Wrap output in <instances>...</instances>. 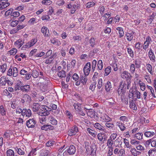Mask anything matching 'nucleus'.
<instances>
[{
    "label": "nucleus",
    "mask_w": 156,
    "mask_h": 156,
    "mask_svg": "<svg viewBox=\"0 0 156 156\" xmlns=\"http://www.w3.org/2000/svg\"><path fill=\"white\" fill-rule=\"evenodd\" d=\"M144 79L148 83H151V80L150 78V75L148 73H147V74L144 75Z\"/></svg>",
    "instance_id": "obj_55"
},
{
    "label": "nucleus",
    "mask_w": 156,
    "mask_h": 156,
    "mask_svg": "<svg viewBox=\"0 0 156 156\" xmlns=\"http://www.w3.org/2000/svg\"><path fill=\"white\" fill-rule=\"evenodd\" d=\"M136 150V148H135L131 149L130 151L132 155L134 156H137L141 154V153L140 151H138Z\"/></svg>",
    "instance_id": "obj_20"
},
{
    "label": "nucleus",
    "mask_w": 156,
    "mask_h": 156,
    "mask_svg": "<svg viewBox=\"0 0 156 156\" xmlns=\"http://www.w3.org/2000/svg\"><path fill=\"white\" fill-rule=\"evenodd\" d=\"M120 121L124 123L125 122H127L128 121V118L127 117L125 116H122L120 117L119 118Z\"/></svg>",
    "instance_id": "obj_54"
},
{
    "label": "nucleus",
    "mask_w": 156,
    "mask_h": 156,
    "mask_svg": "<svg viewBox=\"0 0 156 156\" xmlns=\"http://www.w3.org/2000/svg\"><path fill=\"white\" fill-rule=\"evenodd\" d=\"M6 109L3 105L0 106V113L3 116L5 115L6 114Z\"/></svg>",
    "instance_id": "obj_40"
},
{
    "label": "nucleus",
    "mask_w": 156,
    "mask_h": 156,
    "mask_svg": "<svg viewBox=\"0 0 156 156\" xmlns=\"http://www.w3.org/2000/svg\"><path fill=\"white\" fill-rule=\"evenodd\" d=\"M87 131L90 134L93 136L94 137L96 135V133H95V131L90 128H87Z\"/></svg>",
    "instance_id": "obj_61"
},
{
    "label": "nucleus",
    "mask_w": 156,
    "mask_h": 156,
    "mask_svg": "<svg viewBox=\"0 0 156 156\" xmlns=\"http://www.w3.org/2000/svg\"><path fill=\"white\" fill-rule=\"evenodd\" d=\"M73 105L74 109L77 112L80 111L82 110V104L80 103L79 102L74 103Z\"/></svg>",
    "instance_id": "obj_17"
},
{
    "label": "nucleus",
    "mask_w": 156,
    "mask_h": 156,
    "mask_svg": "<svg viewBox=\"0 0 156 156\" xmlns=\"http://www.w3.org/2000/svg\"><path fill=\"white\" fill-rule=\"evenodd\" d=\"M76 63V60L72 59L70 62V64H68L67 65L68 68H74Z\"/></svg>",
    "instance_id": "obj_43"
},
{
    "label": "nucleus",
    "mask_w": 156,
    "mask_h": 156,
    "mask_svg": "<svg viewBox=\"0 0 156 156\" xmlns=\"http://www.w3.org/2000/svg\"><path fill=\"white\" fill-rule=\"evenodd\" d=\"M110 66L113 68L114 71H116L118 69V66L117 64L115 62H112L110 64Z\"/></svg>",
    "instance_id": "obj_57"
},
{
    "label": "nucleus",
    "mask_w": 156,
    "mask_h": 156,
    "mask_svg": "<svg viewBox=\"0 0 156 156\" xmlns=\"http://www.w3.org/2000/svg\"><path fill=\"white\" fill-rule=\"evenodd\" d=\"M127 84L125 81H122L120 83L119 87V88L122 89L123 90H125Z\"/></svg>",
    "instance_id": "obj_46"
},
{
    "label": "nucleus",
    "mask_w": 156,
    "mask_h": 156,
    "mask_svg": "<svg viewBox=\"0 0 156 156\" xmlns=\"http://www.w3.org/2000/svg\"><path fill=\"white\" fill-rule=\"evenodd\" d=\"M74 96L75 97V99L77 101V102H83V100L80 94L76 93L74 94Z\"/></svg>",
    "instance_id": "obj_38"
},
{
    "label": "nucleus",
    "mask_w": 156,
    "mask_h": 156,
    "mask_svg": "<svg viewBox=\"0 0 156 156\" xmlns=\"http://www.w3.org/2000/svg\"><path fill=\"white\" fill-rule=\"evenodd\" d=\"M129 102L130 108L132 109L133 110H136L137 108L135 103V101L134 100V99H129Z\"/></svg>",
    "instance_id": "obj_16"
},
{
    "label": "nucleus",
    "mask_w": 156,
    "mask_h": 156,
    "mask_svg": "<svg viewBox=\"0 0 156 156\" xmlns=\"http://www.w3.org/2000/svg\"><path fill=\"white\" fill-rule=\"evenodd\" d=\"M48 108V107L46 105H42L39 112V115L41 116H46L48 115L50 113L47 109Z\"/></svg>",
    "instance_id": "obj_1"
},
{
    "label": "nucleus",
    "mask_w": 156,
    "mask_h": 156,
    "mask_svg": "<svg viewBox=\"0 0 156 156\" xmlns=\"http://www.w3.org/2000/svg\"><path fill=\"white\" fill-rule=\"evenodd\" d=\"M137 85H139L141 90L144 91L145 89V84L144 83L141 81L140 80H139L138 82L137 83Z\"/></svg>",
    "instance_id": "obj_30"
},
{
    "label": "nucleus",
    "mask_w": 156,
    "mask_h": 156,
    "mask_svg": "<svg viewBox=\"0 0 156 156\" xmlns=\"http://www.w3.org/2000/svg\"><path fill=\"white\" fill-rule=\"evenodd\" d=\"M39 73L37 69H33L32 72V75L34 78L37 77L39 76Z\"/></svg>",
    "instance_id": "obj_50"
},
{
    "label": "nucleus",
    "mask_w": 156,
    "mask_h": 156,
    "mask_svg": "<svg viewBox=\"0 0 156 156\" xmlns=\"http://www.w3.org/2000/svg\"><path fill=\"white\" fill-rule=\"evenodd\" d=\"M135 147L137 150L140 151H143L145 150L144 147L143 146L140 144H138V145L136 146Z\"/></svg>",
    "instance_id": "obj_63"
},
{
    "label": "nucleus",
    "mask_w": 156,
    "mask_h": 156,
    "mask_svg": "<svg viewBox=\"0 0 156 156\" xmlns=\"http://www.w3.org/2000/svg\"><path fill=\"white\" fill-rule=\"evenodd\" d=\"M94 126L96 129L99 130L104 131V130H105V129H104V127L102 126L101 124L98 122H96L94 124Z\"/></svg>",
    "instance_id": "obj_31"
},
{
    "label": "nucleus",
    "mask_w": 156,
    "mask_h": 156,
    "mask_svg": "<svg viewBox=\"0 0 156 156\" xmlns=\"http://www.w3.org/2000/svg\"><path fill=\"white\" fill-rule=\"evenodd\" d=\"M41 106L38 103H35L33 105V110L34 112H37L40 108Z\"/></svg>",
    "instance_id": "obj_35"
},
{
    "label": "nucleus",
    "mask_w": 156,
    "mask_h": 156,
    "mask_svg": "<svg viewBox=\"0 0 156 156\" xmlns=\"http://www.w3.org/2000/svg\"><path fill=\"white\" fill-rule=\"evenodd\" d=\"M116 125L118 126L121 131H123L126 129V127L124 123L121 121H117L116 122Z\"/></svg>",
    "instance_id": "obj_18"
},
{
    "label": "nucleus",
    "mask_w": 156,
    "mask_h": 156,
    "mask_svg": "<svg viewBox=\"0 0 156 156\" xmlns=\"http://www.w3.org/2000/svg\"><path fill=\"white\" fill-rule=\"evenodd\" d=\"M85 148L86 149L87 153L89 154L90 152V150L92 148L88 142H86L85 143Z\"/></svg>",
    "instance_id": "obj_33"
},
{
    "label": "nucleus",
    "mask_w": 156,
    "mask_h": 156,
    "mask_svg": "<svg viewBox=\"0 0 156 156\" xmlns=\"http://www.w3.org/2000/svg\"><path fill=\"white\" fill-rule=\"evenodd\" d=\"M91 69V64L90 62H87L86 64L83 68V72L85 76H88Z\"/></svg>",
    "instance_id": "obj_4"
},
{
    "label": "nucleus",
    "mask_w": 156,
    "mask_h": 156,
    "mask_svg": "<svg viewBox=\"0 0 156 156\" xmlns=\"http://www.w3.org/2000/svg\"><path fill=\"white\" fill-rule=\"evenodd\" d=\"M146 67L147 71L151 75H153V74L154 71L152 69V66L149 63H147L146 64Z\"/></svg>",
    "instance_id": "obj_25"
},
{
    "label": "nucleus",
    "mask_w": 156,
    "mask_h": 156,
    "mask_svg": "<svg viewBox=\"0 0 156 156\" xmlns=\"http://www.w3.org/2000/svg\"><path fill=\"white\" fill-rule=\"evenodd\" d=\"M7 81L9 82V80H7L5 76L2 77L0 78V86L5 85L6 82H7Z\"/></svg>",
    "instance_id": "obj_34"
},
{
    "label": "nucleus",
    "mask_w": 156,
    "mask_h": 156,
    "mask_svg": "<svg viewBox=\"0 0 156 156\" xmlns=\"http://www.w3.org/2000/svg\"><path fill=\"white\" fill-rule=\"evenodd\" d=\"M148 154L149 156H156V148L150 149Z\"/></svg>",
    "instance_id": "obj_37"
},
{
    "label": "nucleus",
    "mask_w": 156,
    "mask_h": 156,
    "mask_svg": "<svg viewBox=\"0 0 156 156\" xmlns=\"http://www.w3.org/2000/svg\"><path fill=\"white\" fill-rule=\"evenodd\" d=\"M101 118L105 122H109L112 121V119L106 114H104L101 117Z\"/></svg>",
    "instance_id": "obj_23"
},
{
    "label": "nucleus",
    "mask_w": 156,
    "mask_h": 156,
    "mask_svg": "<svg viewBox=\"0 0 156 156\" xmlns=\"http://www.w3.org/2000/svg\"><path fill=\"white\" fill-rule=\"evenodd\" d=\"M144 134L146 137H151L154 136H156V129H149L145 131Z\"/></svg>",
    "instance_id": "obj_2"
},
{
    "label": "nucleus",
    "mask_w": 156,
    "mask_h": 156,
    "mask_svg": "<svg viewBox=\"0 0 156 156\" xmlns=\"http://www.w3.org/2000/svg\"><path fill=\"white\" fill-rule=\"evenodd\" d=\"M121 77L123 79L126 80L130 79L131 77L130 73L126 71L122 72L121 74Z\"/></svg>",
    "instance_id": "obj_6"
},
{
    "label": "nucleus",
    "mask_w": 156,
    "mask_h": 156,
    "mask_svg": "<svg viewBox=\"0 0 156 156\" xmlns=\"http://www.w3.org/2000/svg\"><path fill=\"white\" fill-rule=\"evenodd\" d=\"M32 115L31 110L29 109H27L24 108L23 109V112H22V115L24 117L29 118Z\"/></svg>",
    "instance_id": "obj_10"
},
{
    "label": "nucleus",
    "mask_w": 156,
    "mask_h": 156,
    "mask_svg": "<svg viewBox=\"0 0 156 156\" xmlns=\"http://www.w3.org/2000/svg\"><path fill=\"white\" fill-rule=\"evenodd\" d=\"M86 76H82L80 77V81L83 85L85 84L87 80V78Z\"/></svg>",
    "instance_id": "obj_59"
},
{
    "label": "nucleus",
    "mask_w": 156,
    "mask_h": 156,
    "mask_svg": "<svg viewBox=\"0 0 156 156\" xmlns=\"http://www.w3.org/2000/svg\"><path fill=\"white\" fill-rule=\"evenodd\" d=\"M134 63L136 68H139L140 67L141 65V62L139 59H136L134 60Z\"/></svg>",
    "instance_id": "obj_44"
},
{
    "label": "nucleus",
    "mask_w": 156,
    "mask_h": 156,
    "mask_svg": "<svg viewBox=\"0 0 156 156\" xmlns=\"http://www.w3.org/2000/svg\"><path fill=\"white\" fill-rule=\"evenodd\" d=\"M136 88L133 87L130 88L129 91V99H134V95L136 92L135 91L137 90Z\"/></svg>",
    "instance_id": "obj_14"
},
{
    "label": "nucleus",
    "mask_w": 156,
    "mask_h": 156,
    "mask_svg": "<svg viewBox=\"0 0 156 156\" xmlns=\"http://www.w3.org/2000/svg\"><path fill=\"white\" fill-rule=\"evenodd\" d=\"M148 55L150 60L153 62H155V57L154 52L151 48H150L148 52Z\"/></svg>",
    "instance_id": "obj_13"
},
{
    "label": "nucleus",
    "mask_w": 156,
    "mask_h": 156,
    "mask_svg": "<svg viewBox=\"0 0 156 156\" xmlns=\"http://www.w3.org/2000/svg\"><path fill=\"white\" fill-rule=\"evenodd\" d=\"M57 75L59 77L61 78L65 77L66 76V72L63 70L59 71Z\"/></svg>",
    "instance_id": "obj_42"
},
{
    "label": "nucleus",
    "mask_w": 156,
    "mask_h": 156,
    "mask_svg": "<svg viewBox=\"0 0 156 156\" xmlns=\"http://www.w3.org/2000/svg\"><path fill=\"white\" fill-rule=\"evenodd\" d=\"M78 127L76 126H74L68 131V135L70 136L75 135L78 132Z\"/></svg>",
    "instance_id": "obj_8"
},
{
    "label": "nucleus",
    "mask_w": 156,
    "mask_h": 156,
    "mask_svg": "<svg viewBox=\"0 0 156 156\" xmlns=\"http://www.w3.org/2000/svg\"><path fill=\"white\" fill-rule=\"evenodd\" d=\"M96 38L94 37H91L89 40L88 44L92 47H94L96 45Z\"/></svg>",
    "instance_id": "obj_27"
},
{
    "label": "nucleus",
    "mask_w": 156,
    "mask_h": 156,
    "mask_svg": "<svg viewBox=\"0 0 156 156\" xmlns=\"http://www.w3.org/2000/svg\"><path fill=\"white\" fill-rule=\"evenodd\" d=\"M30 86L28 85H26L22 86L21 90L23 92H28L30 91Z\"/></svg>",
    "instance_id": "obj_39"
},
{
    "label": "nucleus",
    "mask_w": 156,
    "mask_h": 156,
    "mask_svg": "<svg viewBox=\"0 0 156 156\" xmlns=\"http://www.w3.org/2000/svg\"><path fill=\"white\" fill-rule=\"evenodd\" d=\"M48 120L50 123L52 125H56L57 124V121L52 116L48 117Z\"/></svg>",
    "instance_id": "obj_26"
},
{
    "label": "nucleus",
    "mask_w": 156,
    "mask_h": 156,
    "mask_svg": "<svg viewBox=\"0 0 156 156\" xmlns=\"http://www.w3.org/2000/svg\"><path fill=\"white\" fill-rule=\"evenodd\" d=\"M36 122L34 119H30L26 122V125L28 128H34L36 124Z\"/></svg>",
    "instance_id": "obj_9"
},
{
    "label": "nucleus",
    "mask_w": 156,
    "mask_h": 156,
    "mask_svg": "<svg viewBox=\"0 0 156 156\" xmlns=\"http://www.w3.org/2000/svg\"><path fill=\"white\" fill-rule=\"evenodd\" d=\"M112 70V68L110 66H107L105 69V76H107L111 72Z\"/></svg>",
    "instance_id": "obj_32"
},
{
    "label": "nucleus",
    "mask_w": 156,
    "mask_h": 156,
    "mask_svg": "<svg viewBox=\"0 0 156 156\" xmlns=\"http://www.w3.org/2000/svg\"><path fill=\"white\" fill-rule=\"evenodd\" d=\"M7 67V66L6 64L4 63L0 66V71L3 73L5 71Z\"/></svg>",
    "instance_id": "obj_45"
},
{
    "label": "nucleus",
    "mask_w": 156,
    "mask_h": 156,
    "mask_svg": "<svg viewBox=\"0 0 156 156\" xmlns=\"http://www.w3.org/2000/svg\"><path fill=\"white\" fill-rule=\"evenodd\" d=\"M1 7L0 9L2 10L7 7L10 5L9 2H8V0H1L0 1Z\"/></svg>",
    "instance_id": "obj_15"
},
{
    "label": "nucleus",
    "mask_w": 156,
    "mask_h": 156,
    "mask_svg": "<svg viewBox=\"0 0 156 156\" xmlns=\"http://www.w3.org/2000/svg\"><path fill=\"white\" fill-rule=\"evenodd\" d=\"M116 29L118 31L119 37L121 38L123 37L124 34L123 28L121 27H118L116 28Z\"/></svg>",
    "instance_id": "obj_41"
},
{
    "label": "nucleus",
    "mask_w": 156,
    "mask_h": 156,
    "mask_svg": "<svg viewBox=\"0 0 156 156\" xmlns=\"http://www.w3.org/2000/svg\"><path fill=\"white\" fill-rule=\"evenodd\" d=\"M51 85V83L50 82L47 83H43L40 86V89L43 92H45L48 90L49 87Z\"/></svg>",
    "instance_id": "obj_7"
},
{
    "label": "nucleus",
    "mask_w": 156,
    "mask_h": 156,
    "mask_svg": "<svg viewBox=\"0 0 156 156\" xmlns=\"http://www.w3.org/2000/svg\"><path fill=\"white\" fill-rule=\"evenodd\" d=\"M134 137L138 140H141L143 139V134L142 132H138L136 133Z\"/></svg>",
    "instance_id": "obj_36"
},
{
    "label": "nucleus",
    "mask_w": 156,
    "mask_h": 156,
    "mask_svg": "<svg viewBox=\"0 0 156 156\" xmlns=\"http://www.w3.org/2000/svg\"><path fill=\"white\" fill-rule=\"evenodd\" d=\"M130 143L132 145L135 146V147L140 143V141L134 139H131L130 141Z\"/></svg>",
    "instance_id": "obj_56"
},
{
    "label": "nucleus",
    "mask_w": 156,
    "mask_h": 156,
    "mask_svg": "<svg viewBox=\"0 0 156 156\" xmlns=\"http://www.w3.org/2000/svg\"><path fill=\"white\" fill-rule=\"evenodd\" d=\"M147 87L148 89V92L149 93L148 95L149 98L151 99L153 98H156V97L153 88L151 86L149 85H147Z\"/></svg>",
    "instance_id": "obj_5"
},
{
    "label": "nucleus",
    "mask_w": 156,
    "mask_h": 156,
    "mask_svg": "<svg viewBox=\"0 0 156 156\" xmlns=\"http://www.w3.org/2000/svg\"><path fill=\"white\" fill-rule=\"evenodd\" d=\"M54 129V127L51 125H45L42 126L41 129L42 130L47 131L48 130H52Z\"/></svg>",
    "instance_id": "obj_24"
},
{
    "label": "nucleus",
    "mask_w": 156,
    "mask_h": 156,
    "mask_svg": "<svg viewBox=\"0 0 156 156\" xmlns=\"http://www.w3.org/2000/svg\"><path fill=\"white\" fill-rule=\"evenodd\" d=\"M98 69L100 70L102 69L103 68V62L101 60H99L98 62Z\"/></svg>",
    "instance_id": "obj_51"
},
{
    "label": "nucleus",
    "mask_w": 156,
    "mask_h": 156,
    "mask_svg": "<svg viewBox=\"0 0 156 156\" xmlns=\"http://www.w3.org/2000/svg\"><path fill=\"white\" fill-rule=\"evenodd\" d=\"M37 41V38L36 37L35 38H33L27 43V46L28 47L30 48L34 45L36 43Z\"/></svg>",
    "instance_id": "obj_21"
},
{
    "label": "nucleus",
    "mask_w": 156,
    "mask_h": 156,
    "mask_svg": "<svg viewBox=\"0 0 156 156\" xmlns=\"http://www.w3.org/2000/svg\"><path fill=\"white\" fill-rule=\"evenodd\" d=\"M23 100L27 101H29L31 100V97L30 96L27 94L24 95L23 97Z\"/></svg>",
    "instance_id": "obj_60"
},
{
    "label": "nucleus",
    "mask_w": 156,
    "mask_h": 156,
    "mask_svg": "<svg viewBox=\"0 0 156 156\" xmlns=\"http://www.w3.org/2000/svg\"><path fill=\"white\" fill-rule=\"evenodd\" d=\"M18 74V69L16 67L9 68L7 72V75L9 76H12L14 77L17 76Z\"/></svg>",
    "instance_id": "obj_3"
},
{
    "label": "nucleus",
    "mask_w": 156,
    "mask_h": 156,
    "mask_svg": "<svg viewBox=\"0 0 156 156\" xmlns=\"http://www.w3.org/2000/svg\"><path fill=\"white\" fill-rule=\"evenodd\" d=\"M41 32L44 37H48L50 35L49 29L46 27L43 26L41 28Z\"/></svg>",
    "instance_id": "obj_12"
},
{
    "label": "nucleus",
    "mask_w": 156,
    "mask_h": 156,
    "mask_svg": "<svg viewBox=\"0 0 156 156\" xmlns=\"http://www.w3.org/2000/svg\"><path fill=\"white\" fill-rule=\"evenodd\" d=\"M103 83L102 80L101 78L99 79L98 81V84L97 85L98 88L100 90L101 89Z\"/></svg>",
    "instance_id": "obj_64"
},
{
    "label": "nucleus",
    "mask_w": 156,
    "mask_h": 156,
    "mask_svg": "<svg viewBox=\"0 0 156 156\" xmlns=\"http://www.w3.org/2000/svg\"><path fill=\"white\" fill-rule=\"evenodd\" d=\"M49 153V151L48 150L43 149L41 150L39 156H48Z\"/></svg>",
    "instance_id": "obj_28"
},
{
    "label": "nucleus",
    "mask_w": 156,
    "mask_h": 156,
    "mask_svg": "<svg viewBox=\"0 0 156 156\" xmlns=\"http://www.w3.org/2000/svg\"><path fill=\"white\" fill-rule=\"evenodd\" d=\"M6 156H18L15 155L14 151L12 149H9L6 151Z\"/></svg>",
    "instance_id": "obj_47"
},
{
    "label": "nucleus",
    "mask_w": 156,
    "mask_h": 156,
    "mask_svg": "<svg viewBox=\"0 0 156 156\" xmlns=\"http://www.w3.org/2000/svg\"><path fill=\"white\" fill-rule=\"evenodd\" d=\"M95 5V3L94 2H88L86 5V8H89L94 6Z\"/></svg>",
    "instance_id": "obj_62"
},
{
    "label": "nucleus",
    "mask_w": 156,
    "mask_h": 156,
    "mask_svg": "<svg viewBox=\"0 0 156 156\" xmlns=\"http://www.w3.org/2000/svg\"><path fill=\"white\" fill-rule=\"evenodd\" d=\"M112 88L111 83L110 82L108 81L106 84L105 89L106 91H109Z\"/></svg>",
    "instance_id": "obj_48"
},
{
    "label": "nucleus",
    "mask_w": 156,
    "mask_h": 156,
    "mask_svg": "<svg viewBox=\"0 0 156 156\" xmlns=\"http://www.w3.org/2000/svg\"><path fill=\"white\" fill-rule=\"evenodd\" d=\"M117 92L119 96L120 97L121 101H123L125 99L126 90H123L122 89H121L120 88H118L117 90Z\"/></svg>",
    "instance_id": "obj_11"
},
{
    "label": "nucleus",
    "mask_w": 156,
    "mask_h": 156,
    "mask_svg": "<svg viewBox=\"0 0 156 156\" xmlns=\"http://www.w3.org/2000/svg\"><path fill=\"white\" fill-rule=\"evenodd\" d=\"M135 66L134 64H131L130 66H129V72L130 73L133 74L135 73Z\"/></svg>",
    "instance_id": "obj_52"
},
{
    "label": "nucleus",
    "mask_w": 156,
    "mask_h": 156,
    "mask_svg": "<svg viewBox=\"0 0 156 156\" xmlns=\"http://www.w3.org/2000/svg\"><path fill=\"white\" fill-rule=\"evenodd\" d=\"M17 50L16 48H13L8 51V54L10 55H14L17 53Z\"/></svg>",
    "instance_id": "obj_49"
},
{
    "label": "nucleus",
    "mask_w": 156,
    "mask_h": 156,
    "mask_svg": "<svg viewBox=\"0 0 156 156\" xmlns=\"http://www.w3.org/2000/svg\"><path fill=\"white\" fill-rule=\"evenodd\" d=\"M134 33L133 31L131 33L126 32V39L129 41H131L133 39L134 36L133 34Z\"/></svg>",
    "instance_id": "obj_19"
},
{
    "label": "nucleus",
    "mask_w": 156,
    "mask_h": 156,
    "mask_svg": "<svg viewBox=\"0 0 156 156\" xmlns=\"http://www.w3.org/2000/svg\"><path fill=\"white\" fill-rule=\"evenodd\" d=\"M52 3V1L51 0H43L41 2L42 4L46 5H50Z\"/></svg>",
    "instance_id": "obj_53"
},
{
    "label": "nucleus",
    "mask_w": 156,
    "mask_h": 156,
    "mask_svg": "<svg viewBox=\"0 0 156 156\" xmlns=\"http://www.w3.org/2000/svg\"><path fill=\"white\" fill-rule=\"evenodd\" d=\"M76 152V148L73 145H71L67 149V152L69 154H73Z\"/></svg>",
    "instance_id": "obj_22"
},
{
    "label": "nucleus",
    "mask_w": 156,
    "mask_h": 156,
    "mask_svg": "<svg viewBox=\"0 0 156 156\" xmlns=\"http://www.w3.org/2000/svg\"><path fill=\"white\" fill-rule=\"evenodd\" d=\"M127 51L129 56L132 58L134 57V52L132 49L130 48H127Z\"/></svg>",
    "instance_id": "obj_58"
},
{
    "label": "nucleus",
    "mask_w": 156,
    "mask_h": 156,
    "mask_svg": "<svg viewBox=\"0 0 156 156\" xmlns=\"http://www.w3.org/2000/svg\"><path fill=\"white\" fill-rule=\"evenodd\" d=\"M24 44V41L20 39L17 40L15 43V44L18 48H20Z\"/></svg>",
    "instance_id": "obj_29"
}]
</instances>
